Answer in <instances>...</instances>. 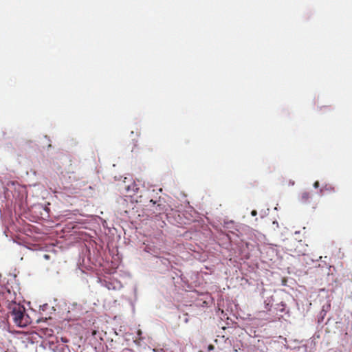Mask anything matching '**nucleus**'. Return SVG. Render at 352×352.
<instances>
[{"label":"nucleus","mask_w":352,"mask_h":352,"mask_svg":"<svg viewBox=\"0 0 352 352\" xmlns=\"http://www.w3.org/2000/svg\"><path fill=\"white\" fill-rule=\"evenodd\" d=\"M289 185L290 186H294V181H290L289 182Z\"/></svg>","instance_id":"6ab92c4d"},{"label":"nucleus","mask_w":352,"mask_h":352,"mask_svg":"<svg viewBox=\"0 0 352 352\" xmlns=\"http://www.w3.org/2000/svg\"><path fill=\"white\" fill-rule=\"evenodd\" d=\"M47 332H50V333H47L48 335H51V333L52 332V330L50 329V330H47Z\"/></svg>","instance_id":"aec40b11"},{"label":"nucleus","mask_w":352,"mask_h":352,"mask_svg":"<svg viewBox=\"0 0 352 352\" xmlns=\"http://www.w3.org/2000/svg\"><path fill=\"white\" fill-rule=\"evenodd\" d=\"M157 258L160 263L164 266V270H168L170 266V261L168 258L162 256H157Z\"/></svg>","instance_id":"0eeeda50"},{"label":"nucleus","mask_w":352,"mask_h":352,"mask_svg":"<svg viewBox=\"0 0 352 352\" xmlns=\"http://www.w3.org/2000/svg\"><path fill=\"white\" fill-rule=\"evenodd\" d=\"M281 339L283 340L282 344H283L285 349L291 350L296 349V346H292L291 344H287V340L286 338Z\"/></svg>","instance_id":"9b49d317"},{"label":"nucleus","mask_w":352,"mask_h":352,"mask_svg":"<svg viewBox=\"0 0 352 352\" xmlns=\"http://www.w3.org/2000/svg\"><path fill=\"white\" fill-rule=\"evenodd\" d=\"M208 351H212L214 349V346L212 345V344H210L208 346Z\"/></svg>","instance_id":"f3484780"},{"label":"nucleus","mask_w":352,"mask_h":352,"mask_svg":"<svg viewBox=\"0 0 352 352\" xmlns=\"http://www.w3.org/2000/svg\"><path fill=\"white\" fill-rule=\"evenodd\" d=\"M60 340H61V342H63L64 343L68 342V340L66 338L62 337V338H60Z\"/></svg>","instance_id":"2eb2a0df"},{"label":"nucleus","mask_w":352,"mask_h":352,"mask_svg":"<svg viewBox=\"0 0 352 352\" xmlns=\"http://www.w3.org/2000/svg\"><path fill=\"white\" fill-rule=\"evenodd\" d=\"M278 306V309L280 312H283L285 311L284 307L285 305L283 302H281L280 305H277Z\"/></svg>","instance_id":"ddd939ff"},{"label":"nucleus","mask_w":352,"mask_h":352,"mask_svg":"<svg viewBox=\"0 0 352 352\" xmlns=\"http://www.w3.org/2000/svg\"><path fill=\"white\" fill-rule=\"evenodd\" d=\"M10 314L12 316L14 322L19 327H25L27 320L25 319V309L19 305H14L11 309Z\"/></svg>","instance_id":"f257e3e1"},{"label":"nucleus","mask_w":352,"mask_h":352,"mask_svg":"<svg viewBox=\"0 0 352 352\" xmlns=\"http://www.w3.org/2000/svg\"><path fill=\"white\" fill-rule=\"evenodd\" d=\"M98 283L100 284L102 287L107 288L108 290L119 291L123 285L121 282L116 278H98Z\"/></svg>","instance_id":"f03ea898"},{"label":"nucleus","mask_w":352,"mask_h":352,"mask_svg":"<svg viewBox=\"0 0 352 352\" xmlns=\"http://www.w3.org/2000/svg\"><path fill=\"white\" fill-rule=\"evenodd\" d=\"M273 224H274V225H277V226H278V222H277L276 221H274L273 222Z\"/></svg>","instance_id":"4be33fe9"},{"label":"nucleus","mask_w":352,"mask_h":352,"mask_svg":"<svg viewBox=\"0 0 352 352\" xmlns=\"http://www.w3.org/2000/svg\"><path fill=\"white\" fill-rule=\"evenodd\" d=\"M45 258L47 259L49 258V256L47 254L44 255Z\"/></svg>","instance_id":"412c9836"},{"label":"nucleus","mask_w":352,"mask_h":352,"mask_svg":"<svg viewBox=\"0 0 352 352\" xmlns=\"http://www.w3.org/2000/svg\"><path fill=\"white\" fill-rule=\"evenodd\" d=\"M330 305H327V306L324 305L322 307V309L321 310V311L320 312L319 314V316H318V322L320 323L323 321V319L327 312V310L329 308Z\"/></svg>","instance_id":"423d86ee"},{"label":"nucleus","mask_w":352,"mask_h":352,"mask_svg":"<svg viewBox=\"0 0 352 352\" xmlns=\"http://www.w3.org/2000/svg\"><path fill=\"white\" fill-rule=\"evenodd\" d=\"M273 303V298L272 296L265 297L264 300L265 308L267 310H270Z\"/></svg>","instance_id":"6e6552de"},{"label":"nucleus","mask_w":352,"mask_h":352,"mask_svg":"<svg viewBox=\"0 0 352 352\" xmlns=\"http://www.w3.org/2000/svg\"><path fill=\"white\" fill-rule=\"evenodd\" d=\"M124 188L126 192L128 193V196L131 197L138 193L140 190L138 184L135 182L129 185H125Z\"/></svg>","instance_id":"7ed1b4c3"},{"label":"nucleus","mask_w":352,"mask_h":352,"mask_svg":"<svg viewBox=\"0 0 352 352\" xmlns=\"http://www.w3.org/2000/svg\"><path fill=\"white\" fill-rule=\"evenodd\" d=\"M324 191H327L329 192H334L335 188L334 187H332L331 186L325 185L324 186H322L321 188L319 189L318 192V195L320 197L324 195Z\"/></svg>","instance_id":"39448f33"},{"label":"nucleus","mask_w":352,"mask_h":352,"mask_svg":"<svg viewBox=\"0 0 352 352\" xmlns=\"http://www.w3.org/2000/svg\"><path fill=\"white\" fill-rule=\"evenodd\" d=\"M147 206L155 207V209L153 210V212H160L163 210L162 204H157V201H154L153 199L149 200V205H147Z\"/></svg>","instance_id":"20e7f679"},{"label":"nucleus","mask_w":352,"mask_h":352,"mask_svg":"<svg viewBox=\"0 0 352 352\" xmlns=\"http://www.w3.org/2000/svg\"><path fill=\"white\" fill-rule=\"evenodd\" d=\"M136 291H137L136 288H134V292L135 293H136Z\"/></svg>","instance_id":"b1692460"},{"label":"nucleus","mask_w":352,"mask_h":352,"mask_svg":"<svg viewBox=\"0 0 352 352\" xmlns=\"http://www.w3.org/2000/svg\"><path fill=\"white\" fill-rule=\"evenodd\" d=\"M251 214H252V216H253V217L256 216V214H257V212H256V210H253L251 212Z\"/></svg>","instance_id":"dca6fc26"},{"label":"nucleus","mask_w":352,"mask_h":352,"mask_svg":"<svg viewBox=\"0 0 352 352\" xmlns=\"http://www.w3.org/2000/svg\"><path fill=\"white\" fill-rule=\"evenodd\" d=\"M48 306L47 304H44L43 306H42V310H45V308Z\"/></svg>","instance_id":"a211bd4d"},{"label":"nucleus","mask_w":352,"mask_h":352,"mask_svg":"<svg viewBox=\"0 0 352 352\" xmlns=\"http://www.w3.org/2000/svg\"><path fill=\"white\" fill-rule=\"evenodd\" d=\"M311 198V195L309 192H303L300 198V201L302 204H307L309 202V199Z\"/></svg>","instance_id":"1a4fd4ad"},{"label":"nucleus","mask_w":352,"mask_h":352,"mask_svg":"<svg viewBox=\"0 0 352 352\" xmlns=\"http://www.w3.org/2000/svg\"><path fill=\"white\" fill-rule=\"evenodd\" d=\"M49 344H50V346H51L52 344H54V342L53 341H50V342H49Z\"/></svg>","instance_id":"5701e85b"},{"label":"nucleus","mask_w":352,"mask_h":352,"mask_svg":"<svg viewBox=\"0 0 352 352\" xmlns=\"http://www.w3.org/2000/svg\"><path fill=\"white\" fill-rule=\"evenodd\" d=\"M314 188H319V182L316 181L314 183Z\"/></svg>","instance_id":"4468645a"},{"label":"nucleus","mask_w":352,"mask_h":352,"mask_svg":"<svg viewBox=\"0 0 352 352\" xmlns=\"http://www.w3.org/2000/svg\"><path fill=\"white\" fill-rule=\"evenodd\" d=\"M144 251L146 252H148L149 254H151V255H153L154 256H156L157 257V250H155V249H152L151 247L149 246H146L144 248Z\"/></svg>","instance_id":"9d476101"},{"label":"nucleus","mask_w":352,"mask_h":352,"mask_svg":"<svg viewBox=\"0 0 352 352\" xmlns=\"http://www.w3.org/2000/svg\"><path fill=\"white\" fill-rule=\"evenodd\" d=\"M233 224H234L233 221H224L223 227L226 229H231V228H233Z\"/></svg>","instance_id":"f8f14e48"}]
</instances>
